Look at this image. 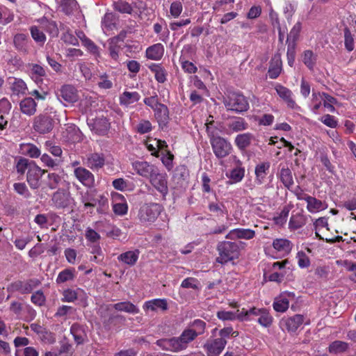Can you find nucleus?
<instances>
[{
  "mask_svg": "<svg viewBox=\"0 0 356 356\" xmlns=\"http://www.w3.org/2000/svg\"><path fill=\"white\" fill-rule=\"evenodd\" d=\"M217 250L219 256L217 257L216 261L221 264L237 259L240 254L239 245L236 242L222 241L218 243Z\"/></svg>",
  "mask_w": 356,
  "mask_h": 356,
  "instance_id": "nucleus-1",
  "label": "nucleus"
},
{
  "mask_svg": "<svg viewBox=\"0 0 356 356\" xmlns=\"http://www.w3.org/2000/svg\"><path fill=\"white\" fill-rule=\"evenodd\" d=\"M210 143L213 154L218 159H222L227 156L232 150L231 143L225 138L214 136L208 131Z\"/></svg>",
  "mask_w": 356,
  "mask_h": 356,
  "instance_id": "nucleus-2",
  "label": "nucleus"
},
{
  "mask_svg": "<svg viewBox=\"0 0 356 356\" xmlns=\"http://www.w3.org/2000/svg\"><path fill=\"white\" fill-rule=\"evenodd\" d=\"M224 104L227 110L241 113L249 108V103L247 99L241 94L233 92L225 98Z\"/></svg>",
  "mask_w": 356,
  "mask_h": 356,
  "instance_id": "nucleus-3",
  "label": "nucleus"
},
{
  "mask_svg": "<svg viewBox=\"0 0 356 356\" xmlns=\"http://www.w3.org/2000/svg\"><path fill=\"white\" fill-rule=\"evenodd\" d=\"M133 168L140 176L149 180L153 186H155L156 172L155 167L147 161H136L133 163Z\"/></svg>",
  "mask_w": 356,
  "mask_h": 356,
  "instance_id": "nucleus-4",
  "label": "nucleus"
},
{
  "mask_svg": "<svg viewBox=\"0 0 356 356\" xmlns=\"http://www.w3.org/2000/svg\"><path fill=\"white\" fill-rule=\"evenodd\" d=\"M59 101L65 106L78 101L79 95L76 88L72 85H64L57 92Z\"/></svg>",
  "mask_w": 356,
  "mask_h": 356,
  "instance_id": "nucleus-5",
  "label": "nucleus"
},
{
  "mask_svg": "<svg viewBox=\"0 0 356 356\" xmlns=\"http://www.w3.org/2000/svg\"><path fill=\"white\" fill-rule=\"evenodd\" d=\"M87 295L81 289H67L63 292L61 300L65 302H73L77 301L78 304L86 307L87 305Z\"/></svg>",
  "mask_w": 356,
  "mask_h": 356,
  "instance_id": "nucleus-6",
  "label": "nucleus"
},
{
  "mask_svg": "<svg viewBox=\"0 0 356 356\" xmlns=\"http://www.w3.org/2000/svg\"><path fill=\"white\" fill-rule=\"evenodd\" d=\"M296 300V294L293 292L284 291L274 300L273 307L277 312H285L289 307L290 302Z\"/></svg>",
  "mask_w": 356,
  "mask_h": 356,
  "instance_id": "nucleus-7",
  "label": "nucleus"
},
{
  "mask_svg": "<svg viewBox=\"0 0 356 356\" xmlns=\"http://www.w3.org/2000/svg\"><path fill=\"white\" fill-rule=\"evenodd\" d=\"M161 152V160L166 169L170 171L173 168L174 155L170 152L168 145L165 140L157 139V158Z\"/></svg>",
  "mask_w": 356,
  "mask_h": 356,
  "instance_id": "nucleus-8",
  "label": "nucleus"
},
{
  "mask_svg": "<svg viewBox=\"0 0 356 356\" xmlns=\"http://www.w3.org/2000/svg\"><path fill=\"white\" fill-rule=\"evenodd\" d=\"M45 171L41 169L34 161H31L29 170L27 171L26 180L30 187L36 189L40 186V181Z\"/></svg>",
  "mask_w": 356,
  "mask_h": 356,
  "instance_id": "nucleus-9",
  "label": "nucleus"
},
{
  "mask_svg": "<svg viewBox=\"0 0 356 356\" xmlns=\"http://www.w3.org/2000/svg\"><path fill=\"white\" fill-rule=\"evenodd\" d=\"M113 211L117 216H123L128 212V204L125 197L120 193H111Z\"/></svg>",
  "mask_w": 356,
  "mask_h": 356,
  "instance_id": "nucleus-10",
  "label": "nucleus"
},
{
  "mask_svg": "<svg viewBox=\"0 0 356 356\" xmlns=\"http://www.w3.org/2000/svg\"><path fill=\"white\" fill-rule=\"evenodd\" d=\"M227 344L225 339H214L207 341L203 348L207 356H219Z\"/></svg>",
  "mask_w": 356,
  "mask_h": 356,
  "instance_id": "nucleus-11",
  "label": "nucleus"
},
{
  "mask_svg": "<svg viewBox=\"0 0 356 356\" xmlns=\"http://www.w3.org/2000/svg\"><path fill=\"white\" fill-rule=\"evenodd\" d=\"M83 163L92 170H98L105 165V156L102 153H89L83 159Z\"/></svg>",
  "mask_w": 356,
  "mask_h": 356,
  "instance_id": "nucleus-12",
  "label": "nucleus"
},
{
  "mask_svg": "<svg viewBox=\"0 0 356 356\" xmlns=\"http://www.w3.org/2000/svg\"><path fill=\"white\" fill-rule=\"evenodd\" d=\"M74 175L86 187L91 188L95 186V176L88 169L83 167H76L74 169Z\"/></svg>",
  "mask_w": 356,
  "mask_h": 356,
  "instance_id": "nucleus-13",
  "label": "nucleus"
},
{
  "mask_svg": "<svg viewBox=\"0 0 356 356\" xmlns=\"http://www.w3.org/2000/svg\"><path fill=\"white\" fill-rule=\"evenodd\" d=\"M53 120L48 115H40L35 118L33 129L40 134H46L52 130Z\"/></svg>",
  "mask_w": 356,
  "mask_h": 356,
  "instance_id": "nucleus-14",
  "label": "nucleus"
},
{
  "mask_svg": "<svg viewBox=\"0 0 356 356\" xmlns=\"http://www.w3.org/2000/svg\"><path fill=\"white\" fill-rule=\"evenodd\" d=\"M275 90L279 97L285 102L288 108L296 111L300 110V107L293 98V93L291 90L280 84H276Z\"/></svg>",
  "mask_w": 356,
  "mask_h": 356,
  "instance_id": "nucleus-15",
  "label": "nucleus"
},
{
  "mask_svg": "<svg viewBox=\"0 0 356 356\" xmlns=\"http://www.w3.org/2000/svg\"><path fill=\"white\" fill-rule=\"evenodd\" d=\"M88 124L91 131L98 135L106 134L110 128V123L108 120L104 117L89 120L88 121Z\"/></svg>",
  "mask_w": 356,
  "mask_h": 356,
  "instance_id": "nucleus-16",
  "label": "nucleus"
},
{
  "mask_svg": "<svg viewBox=\"0 0 356 356\" xmlns=\"http://www.w3.org/2000/svg\"><path fill=\"white\" fill-rule=\"evenodd\" d=\"M255 236V232L251 229L236 228L230 230L226 235L229 240L245 239L250 240Z\"/></svg>",
  "mask_w": 356,
  "mask_h": 356,
  "instance_id": "nucleus-17",
  "label": "nucleus"
},
{
  "mask_svg": "<svg viewBox=\"0 0 356 356\" xmlns=\"http://www.w3.org/2000/svg\"><path fill=\"white\" fill-rule=\"evenodd\" d=\"M156 206L154 204L143 205L139 212V218L141 222L148 224L154 222L155 216Z\"/></svg>",
  "mask_w": 356,
  "mask_h": 356,
  "instance_id": "nucleus-18",
  "label": "nucleus"
},
{
  "mask_svg": "<svg viewBox=\"0 0 356 356\" xmlns=\"http://www.w3.org/2000/svg\"><path fill=\"white\" fill-rule=\"evenodd\" d=\"M70 194L69 192L59 189L52 196L51 201L57 208L67 207L70 203Z\"/></svg>",
  "mask_w": 356,
  "mask_h": 356,
  "instance_id": "nucleus-19",
  "label": "nucleus"
},
{
  "mask_svg": "<svg viewBox=\"0 0 356 356\" xmlns=\"http://www.w3.org/2000/svg\"><path fill=\"white\" fill-rule=\"evenodd\" d=\"M273 247L281 256L288 255L293 248V243L286 238H275L273 241Z\"/></svg>",
  "mask_w": 356,
  "mask_h": 356,
  "instance_id": "nucleus-20",
  "label": "nucleus"
},
{
  "mask_svg": "<svg viewBox=\"0 0 356 356\" xmlns=\"http://www.w3.org/2000/svg\"><path fill=\"white\" fill-rule=\"evenodd\" d=\"M106 307L107 310L115 309L117 311L124 312L131 314H136L139 312L138 307L129 301L120 302L114 305H108Z\"/></svg>",
  "mask_w": 356,
  "mask_h": 356,
  "instance_id": "nucleus-21",
  "label": "nucleus"
},
{
  "mask_svg": "<svg viewBox=\"0 0 356 356\" xmlns=\"http://www.w3.org/2000/svg\"><path fill=\"white\" fill-rule=\"evenodd\" d=\"M304 323V316L300 314H296L293 316L282 320L281 323L289 332H296L298 328Z\"/></svg>",
  "mask_w": 356,
  "mask_h": 356,
  "instance_id": "nucleus-22",
  "label": "nucleus"
},
{
  "mask_svg": "<svg viewBox=\"0 0 356 356\" xmlns=\"http://www.w3.org/2000/svg\"><path fill=\"white\" fill-rule=\"evenodd\" d=\"M328 204L325 201H323L310 196L307 202V210L311 213H317L327 209Z\"/></svg>",
  "mask_w": 356,
  "mask_h": 356,
  "instance_id": "nucleus-23",
  "label": "nucleus"
},
{
  "mask_svg": "<svg viewBox=\"0 0 356 356\" xmlns=\"http://www.w3.org/2000/svg\"><path fill=\"white\" fill-rule=\"evenodd\" d=\"M282 70V62L281 56L275 54L270 60L268 68V76L270 79H275L279 76Z\"/></svg>",
  "mask_w": 356,
  "mask_h": 356,
  "instance_id": "nucleus-24",
  "label": "nucleus"
},
{
  "mask_svg": "<svg viewBox=\"0 0 356 356\" xmlns=\"http://www.w3.org/2000/svg\"><path fill=\"white\" fill-rule=\"evenodd\" d=\"M307 220V218L303 211L293 213L289 219V229L291 231L297 230L305 225Z\"/></svg>",
  "mask_w": 356,
  "mask_h": 356,
  "instance_id": "nucleus-25",
  "label": "nucleus"
},
{
  "mask_svg": "<svg viewBox=\"0 0 356 356\" xmlns=\"http://www.w3.org/2000/svg\"><path fill=\"white\" fill-rule=\"evenodd\" d=\"M139 254L140 251L137 249L129 250L118 255V259L120 262L133 266L136 264Z\"/></svg>",
  "mask_w": 356,
  "mask_h": 356,
  "instance_id": "nucleus-26",
  "label": "nucleus"
},
{
  "mask_svg": "<svg viewBox=\"0 0 356 356\" xmlns=\"http://www.w3.org/2000/svg\"><path fill=\"white\" fill-rule=\"evenodd\" d=\"M10 309L19 317H22L23 313L25 312L29 313L31 318H34L35 316V312L31 306L28 305H23L17 301L12 302Z\"/></svg>",
  "mask_w": 356,
  "mask_h": 356,
  "instance_id": "nucleus-27",
  "label": "nucleus"
},
{
  "mask_svg": "<svg viewBox=\"0 0 356 356\" xmlns=\"http://www.w3.org/2000/svg\"><path fill=\"white\" fill-rule=\"evenodd\" d=\"M264 309V308H257L255 307H250L248 309L243 308L240 310L238 321H250L254 320L255 317L259 318Z\"/></svg>",
  "mask_w": 356,
  "mask_h": 356,
  "instance_id": "nucleus-28",
  "label": "nucleus"
},
{
  "mask_svg": "<svg viewBox=\"0 0 356 356\" xmlns=\"http://www.w3.org/2000/svg\"><path fill=\"white\" fill-rule=\"evenodd\" d=\"M156 44L149 47L145 53V57L143 60L145 67L149 68L152 72H156Z\"/></svg>",
  "mask_w": 356,
  "mask_h": 356,
  "instance_id": "nucleus-29",
  "label": "nucleus"
},
{
  "mask_svg": "<svg viewBox=\"0 0 356 356\" xmlns=\"http://www.w3.org/2000/svg\"><path fill=\"white\" fill-rule=\"evenodd\" d=\"M19 152L31 158H38L41 155L40 149L32 143H22L19 145Z\"/></svg>",
  "mask_w": 356,
  "mask_h": 356,
  "instance_id": "nucleus-30",
  "label": "nucleus"
},
{
  "mask_svg": "<svg viewBox=\"0 0 356 356\" xmlns=\"http://www.w3.org/2000/svg\"><path fill=\"white\" fill-rule=\"evenodd\" d=\"M29 75L31 78L37 83L42 82L43 77L46 76L45 69L38 64H30Z\"/></svg>",
  "mask_w": 356,
  "mask_h": 356,
  "instance_id": "nucleus-31",
  "label": "nucleus"
},
{
  "mask_svg": "<svg viewBox=\"0 0 356 356\" xmlns=\"http://www.w3.org/2000/svg\"><path fill=\"white\" fill-rule=\"evenodd\" d=\"M9 84L13 94L17 95H24L27 91L26 83L21 79L10 78Z\"/></svg>",
  "mask_w": 356,
  "mask_h": 356,
  "instance_id": "nucleus-32",
  "label": "nucleus"
},
{
  "mask_svg": "<svg viewBox=\"0 0 356 356\" xmlns=\"http://www.w3.org/2000/svg\"><path fill=\"white\" fill-rule=\"evenodd\" d=\"M140 95L137 92L124 91L120 96V104L126 107L136 103L140 99Z\"/></svg>",
  "mask_w": 356,
  "mask_h": 356,
  "instance_id": "nucleus-33",
  "label": "nucleus"
},
{
  "mask_svg": "<svg viewBox=\"0 0 356 356\" xmlns=\"http://www.w3.org/2000/svg\"><path fill=\"white\" fill-rule=\"evenodd\" d=\"M169 121V112L166 106L157 104V122L161 129H163Z\"/></svg>",
  "mask_w": 356,
  "mask_h": 356,
  "instance_id": "nucleus-34",
  "label": "nucleus"
},
{
  "mask_svg": "<svg viewBox=\"0 0 356 356\" xmlns=\"http://www.w3.org/2000/svg\"><path fill=\"white\" fill-rule=\"evenodd\" d=\"M19 106L21 111L27 115H33L36 112L37 104L31 97H27L22 100Z\"/></svg>",
  "mask_w": 356,
  "mask_h": 356,
  "instance_id": "nucleus-35",
  "label": "nucleus"
},
{
  "mask_svg": "<svg viewBox=\"0 0 356 356\" xmlns=\"http://www.w3.org/2000/svg\"><path fill=\"white\" fill-rule=\"evenodd\" d=\"M157 346L161 347L164 350L172 352H178L181 350L178 341L175 337L157 340Z\"/></svg>",
  "mask_w": 356,
  "mask_h": 356,
  "instance_id": "nucleus-36",
  "label": "nucleus"
},
{
  "mask_svg": "<svg viewBox=\"0 0 356 356\" xmlns=\"http://www.w3.org/2000/svg\"><path fill=\"white\" fill-rule=\"evenodd\" d=\"M197 335L193 329H187L184 330L179 337L177 338L181 350L186 348L188 343L195 339Z\"/></svg>",
  "mask_w": 356,
  "mask_h": 356,
  "instance_id": "nucleus-37",
  "label": "nucleus"
},
{
  "mask_svg": "<svg viewBox=\"0 0 356 356\" xmlns=\"http://www.w3.org/2000/svg\"><path fill=\"white\" fill-rule=\"evenodd\" d=\"M37 280H31L27 282H16L12 284V287L22 293H30L38 284Z\"/></svg>",
  "mask_w": 356,
  "mask_h": 356,
  "instance_id": "nucleus-38",
  "label": "nucleus"
},
{
  "mask_svg": "<svg viewBox=\"0 0 356 356\" xmlns=\"http://www.w3.org/2000/svg\"><path fill=\"white\" fill-rule=\"evenodd\" d=\"M70 332L78 345L83 343L87 339L83 327L78 324H73L71 326Z\"/></svg>",
  "mask_w": 356,
  "mask_h": 356,
  "instance_id": "nucleus-39",
  "label": "nucleus"
},
{
  "mask_svg": "<svg viewBox=\"0 0 356 356\" xmlns=\"http://www.w3.org/2000/svg\"><path fill=\"white\" fill-rule=\"evenodd\" d=\"M58 7L66 15H70L78 9L76 0H56Z\"/></svg>",
  "mask_w": 356,
  "mask_h": 356,
  "instance_id": "nucleus-40",
  "label": "nucleus"
},
{
  "mask_svg": "<svg viewBox=\"0 0 356 356\" xmlns=\"http://www.w3.org/2000/svg\"><path fill=\"white\" fill-rule=\"evenodd\" d=\"M41 27L52 36H56L58 33L57 24L54 21L49 20L43 17L38 20Z\"/></svg>",
  "mask_w": 356,
  "mask_h": 356,
  "instance_id": "nucleus-41",
  "label": "nucleus"
},
{
  "mask_svg": "<svg viewBox=\"0 0 356 356\" xmlns=\"http://www.w3.org/2000/svg\"><path fill=\"white\" fill-rule=\"evenodd\" d=\"M253 138L254 137L252 134L244 133L237 135L235 138L234 142L238 149L243 150L250 145Z\"/></svg>",
  "mask_w": 356,
  "mask_h": 356,
  "instance_id": "nucleus-42",
  "label": "nucleus"
},
{
  "mask_svg": "<svg viewBox=\"0 0 356 356\" xmlns=\"http://www.w3.org/2000/svg\"><path fill=\"white\" fill-rule=\"evenodd\" d=\"M81 202L84 204L85 208L94 207L97 204L95 194L90 191L79 193Z\"/></svg>",
  "mask_w": 356,
  "mask_h": 356,
  "instance_id": "nucleus-43",
  "label": "nucleus"
},
{
  "mask_svg": "<svg viewBox=\"0 0 356 356\" xmlns=\"http://www.w3.org/2000/svg\"><path fill=\"white\" fill-rule=\"evenodd\" d=\"M248 123L245 122V119L236 117L233 118L228 124V127L230 130L233 132H238L248 129Z\"/></svg>",
  "mask_w": 356,
  "mask_h": 356,
  "instance_id": "nucleus-44",
  "label": "nucleus"
},
{
  "mask_svg": "<svg viewBox=\"0 0 356 356\" xmlns=\"http://www.w3.org/2000/svg\"><path fill=\"white\" fill-rule=\"evenodd\" d=\"M280 179L284 186L290 188L293 184V179L291 170L289 168H282L280 172Z\"/></svg>",
  "mask_w": 356,
  "mask_h": 356,
  "instance_id": "nucleus-45",
  "label": "nucleus"
},
{
  "mask_svg": "<svg viewBox=\"0 0 356 356\" xmlns=\"http://www.w3.org/2000/svg\"><path fill=\"white\" fill-rule=\"evenodd\" d=\"M302 30V24L300 22H296L291 29L286 40L287 44L293 43L296 44V42L299 39L300 33Z\"/></svg>",
  "mask_w": 356,
  "mask_h": 356,
  "instance_id": "nucleus-46",
  "label": "nucleus"
},
{
  "mask_svg": "<svg viewBox=\"0 0 356 356\" xmlns=\"http://www.w3.org/2000/svg\"><path fill=\"white\" fill-rule=\"evenodd\" d=\"M270 168V163L269 162H263L257 165L255 168V175L257 177V180L259 184H261L266 175H267V172Z\"/></svg>",
  "mask_w": 356,
  "mask_h": 356,
  "instance_id": "nucleus-47",
  "label": "nucleus"
},
{
  "mask_svg": "<svg viewBox=\"0 0 356 356\" xmlns=\"http://www.w3.org/2000/svg\"><path fill=\"white\" fill-rule=\"evenodd\" d=\"M102 29L105 33L113 29L115 26V17L113 13L105 14L102 21Z\"/></svg>",
  "mask_w": 356,
  "mask_h": 356,
  "instance_id": "nucleus-48",
  "label": "nucleus"
},
{
  "mask_svg": "<svg viewBox=\"0 0 356 356\" xmlns=\"http://www.w3.org/2000/svg\"><path fill=\"white\" fill-rule=\"evenodd\" d=\"M348 348L349 345L346 342L334 341L330 344L328 350L332 354H339L346 352Z\"/></svg>",
  "mask_w": 356,
  "mask_h": 356,
  "instance_id": "nucleus-49",
  "label": "nucleus"
},
{
  "mask_svg": "<svg viewBox=\"0 0 356 356\" xmlns=\"http://www.w3.org/2000/svg\"><path fill=\"white\" fill-rule=\"evenodd\" d=\"M230 179L231 184H236L240 182L245 175V169L241 167H237L232 169L229 174L226 175Z\"/></svg>",
  "mask_w": 356,
  "mask_h": 356,
  "instance_id": "nucleus-50",
  "label": "nucleus"
},
{
  "mask_svg": "<svg viewBox=\"0 0 356 356\" xmlns=\"http://www.w3.org/2000/svg\"><path fill=\"white\" fill-rule=\"evenodd\" d=\"M74 277V268H66L58 273L56 278V282L58 284L63 283L67 281L73 280Z\"/></svg>",
  "mask_w": 356,
  "mask_h": 356,
  "instance_id": "nucleus-51",
  "label": "nucleus"
},
{
  "mask_svg": "<svg viewBox=\"0 0 356 356\" xmlns=\"http://www.w3.org/2000/svg\"><path fill=\"white\" fill-rule=\"evenodd\" d=\"M316 61V55L312 50H305L302 54V62L309 69L313 70Z\"/></svg>",
  "mask_w": 356,
  "mask_h": 356,
  "instance_id": "nucleus-52",
  "label": "nucleus"
},
{
  "mask_svg": "<svg viewBox=\"0 0 356 356\" xmlns=\"http://www.w3.org/2000/svg\"><path fill=\"white\" fill-rule=\"evenodd\" d=\"M291 209V207L289 205L284 207L282 210L273 218L275 224L279 226L284 225L286 222Z\"/></svg>",
  "mask_w": 356,
  "mask_h": 356,
  "instance_id": "nucleus-53",
  "label": "nucleus"
},
{
  "mask_svg": "<svg viewBox=\"0 0 356 356\" xmlns=\"http://www.w3.org/2000/svg\"><path fill=\"white\" fill-rule=\"evenodd\" d=\"M323 92H313L310 108L312 112L317 114L323 104Z\"/></svg>",
  "mask_w": 356,
  "mask_h": 356,
  "instance_id": "nucleus-54",
  "label": "nucleus"
},
{
  "mask_svg": "<svg viewBox=\"0 0 356 356\" xmlns=\"http://www.w3.org/2000/svg\"><path fill=\"white\" fill-rule=\"evenodd\" d=\"M273 321V316L270 314L268 310L264 308L257 319L258 323L264 327H268L272 325Z\"/></svg>",
  "mask_w": 356,
  "mask_h": 356,
  "instance_id": "nucleus-55",
  "label": "nucleus"
},
{
  "mask_svg": "<svg viewBox=\"0 0 356 356\" xmlns=\"http://www.w3.org/2000/svg\"><path fill=\"white\" fill-rule=\"evenodd\" d=\"M344 46L346 49L350 52L355 49L354 35L348 28H345L343 31Z\"/></svg>",
  "mask_w": 356,
  "mask_h": 356,
  "instance_id": "nucleus-56",
  "label": "nucleus"
},
{
  "mask_svg": "<svg viewBox=\"0 0 356 356\" xmlns=\"http://www.w3.org/2000/svg\"><path fill=\"white\" fill-rule=\"evenodd\" d=\"M322 97L323 99V104L324 108H326L328 112L334 113L336 110L334 105L337 103V99L325 92H323Z\"/></svg>",
  "mask_w": 356,
  "mask_h": 356,
  "instance_id": "nucleus-57",
  "label": "nucleus"
},
{
  "mask_svg": "<svg viewBox=\"0 0 356 356\" xmlns=\"http://www.w3.org/2000/svg\"><path fill=\"white\" fill-rule=\"evenodd\" d=\"M113 8L115 10L122 14H131L133 10L131 6L122 0L114 2Z\"/></svg>",
  "mask_w": 356,
  "mask_h": 356,
  "instance_id": "nucleus-58",
  "label": "nucleus"
},
{
  "mask_svg": "<svg viewBox=\"0 0 356 356\" xmlns=\"http://www.w3.org/2000/svg\"><path fill=\"white\" fill-rule=\"evenodd\" d=\"M239 314L240 310H237L236 312L221 310L218 311L216 315L222 321H234L236 319L238 320Z\"/></svg>",
  "mask_w": 356,
  "mask_h": 356,
  "instance_id": "nucleus-59",
  "label": "nucleus"
},
{
  "mask_svg": "<svg viewBox=\"0 0 356 356\" xmlns=\"http://www.w3.org/2000/svg\"><path fill=\"white\" fill-rule=\"evenodd\" d=\"M31 162L26 158L19 157L15 163L17 172L19 175H24L26 170H29Z\"/></svg>",
  "mask_w": 356,
  "mask_h": 356,
  "instance_id": "nucleus-60",
  "label": "nucleus"
},
{
  "mask_svg": "<svg viewBox=\"0 0 356 356\" xmlns=\"http://www.w3.org/2000/svg\"><path fill=\"white\" fill-rule=\"evenodd\" d=\"M209 210L218 215H224L227 213V211L222 203L217 202H211L208 206Z\"/></svg>",
  "mask_w": 356,
  "mask_h": 356,
  "instance_id": "nucleus-61",
  "label": "nucleus"
},
{
  "mask_svg": "<svg viewBox=\"0 0 356 356\" xmlns=\"http://www.w3.org/2000/svg\"><path fill=\"white\" fill-rule=\"evenodd\" d=\"M314 227L315 229V234L317 238L319 239H322V237L318 234V232L321 230V229L323 227H326L327 229H328V218L327 217H321L318 218L315 220L314 222Z\"/></svg>",
  "mask_w": 356,
  "mask_h": 356,
  "instance_id": "nucleus-62",
  "label": "nucleus"
},
{
  "mask_svg": "<svg viewBox=\"0 0 356 356\" xmlns=\"http://www.w3.org/2000/svg\"><path fill=\"white\" fill-rule=\"evenodd\" d=\"M86 240L92 243H97L101 238L100 234L91 227H87L85 231Z\"/></svg>",
  "mask_w": 356,
  "mask_h": 356,
  "instance_id": "nucleus-63",
  "label": "nucleus"
},
{
  "mask_svg": "<svg viewBox=\"0 0 356 356\" xmlns=\"http://www.w3.org/2000/svg\"><path fill=\"white\" fill-rule=\"evenodd\" d=\"M298 266L300 268H305L310 266V260L306 253L303 251H298L296 254Z\"/></svg>",
  "mask_w": 356,
  "mask_h": 356,
  "instance_id": "nucleus-64",
  "label": "nucleus"
}]
</instances>
